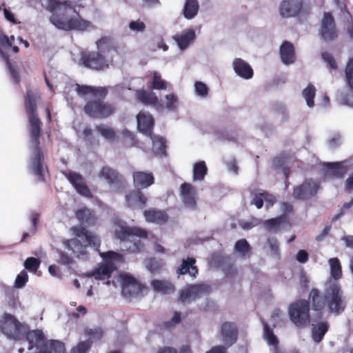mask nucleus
<instances>
[{
	"label": "nucleus",
	"instance_id": "obj_1",
	"mask_svg": "<svg viewBox=\"0 0 353 353\" xmlns=\"http://www.w3.org/2000/svg\"><path fill=\"white\" fill-rule=\"evenodd\" d=\"M40 94L31 88L26 90L23 97L24 110L27 117V129L30 142L32 154L30 157L29 169L37 176L38 181H44V172L47 166L44 162V154L41 148L40 137L42 134L43 123L38 113V102Z\"/></svg>",
	"mask_w": 353,
	"mask_h": 353
},
{
	"label": "nucleus",
	"instance_id": "obj_2",
	"mask_svg": "<svg viewBox=\"0 0 353 353\" xmlns=\"http://www.w3.org/2000/svg\"><path fill=\"white\" fill-rule=\"evenodd\" d=\"M75 90L80 97L91 95L93 98L88 99L83 110L85 115L93 119H105L112 117L116 112L114 103L105 101L108 94V89L104 86H92L76 84Z\"/></svg>",
	"mask_w": 353,
	"mask_h": 353
},
{
	"label": "nucleus",
	"instance_id": "obj_3",
	"mask_svg": "<svg viewBox=\"0 0 353 353\" xmlns=\"http://www.w3.org/2000/svg\"><path fill=\"white\" fill-rule=\"evenodd\" d=\"M47 9L53 12L50 21L60 30L85 32L96 28L91 21L83 19L76 10H74L76 15L68 16L72 6L67 1L48 0Z\"/></svg>",
	"mask_w": 353,
	"mask_h": 353
},
{
	"label": "nucleus",
	"instance_id": "obj_4",
	"mask_svg": "<svg viewBox=\"0 0 353 353\" xmlns=\"http://www.w3.org/2000/svg\"><path fill=\"white\" fill-rule=\"evenodd\" d=\"M117 239L123 244V250L128 253H139L145 249V241L148 239V232L141 228L130 227L123 223L114 230Z\"/></svg>",
	"mask_w": 353,
	"mask_h": 353
},
{
	"label": "nucleus",
	"instance_id": "obj_5",
	"mask_svg": "<svg viewBox=\"0 0 353 353\" xmlns=\"http://www.w3.org/2000/svg\"><path fill=\"white\" fill-rule=\"evenodd\" d=\"M74 234L79 238H84L85 245L82 244L79 239L75 238L67 240L64 244L66 248L72 250L76 257L87 256V247L92 246L97 250L100 248L101 239L98 235L88 231L84 227L77 226L72 228Z\"/></svg>",
	"mask_w": 353,
	"mask_h": 353
},
{
	"label": "nucleus",
	"instance_id": "obj_6",
	"mask_svg": "<svg viewBox=\"0 0 353 353\" xmlns=\"http://www.w3.org/2000/svg\"><path fill=\"white\" fill-rule=\"evenodd\" d=\"M99 255L103 259V262L91 273V276L97 280L110 279L113 272L117 270V265L125 261L122 254L113 250L99 252Z\"/></svg>",
	"mask_w": 353,
	"mask_h": 353
},
{
	"label": "nucleus",
	"instance_id": "obj_7",
	"mask_svg": "<svg viewBox=\"0 0 353 353\" xmlns=\"http://www.w3.org/2000/svg\"><path fill=\"white\" fill-rule=\"evenodd\" d=\"M310 304L305 299H298L290 303L288 309L290 320L298 328H304L310 323Z\"/></svg>",
	"mask_w": 353,
	"mask_h": 353
},
{
	"label": "nucleus",
	"instance_id": "obj_8",
	"mask_svg": "<svg viewBox=\"0 0 353 353\" xmlns=\"http://www.w3.org/2000/svg\"><path fill=\"white\" fill-rule=\"evenodd\" d=\"M121 293L125 299L142 297L148 292V288L145 284L138 282L132 275L123 274L120 276Z\"/></svg>",
	"mask_w": 353,
	"mask_h": 353
},
{
	"label": "nucleus",
	"instance_id": "obj_9",
	"mask_svg": "<svg viewBox=\"0 0 353 353\" xmlns=\"http://www.w3.org/2000/svg\"><path fill=\"white\" fill-rule=\"evenodd\" d=\"M327 305L330 313L339 315L344 312L346 302L339 283H332L327 288Z\"/></svg>",
	"mask_w": 353,
	"mask_h": 353
},
{
	"label": "nucleus",
	"instance_id": "obj_10",
	"mask_svg": "<svg viewBox=\"0 0 353 353\" xmlns=\"http://www.w3.org/2000/svg\"><path fill=\"white\" fill-rule=\"evenodd\" d=\"M339 34L332 14L330 12H324L319 28V37L324 43H330L336 41Z\"/></svg>",
	"mask_w": 353,
	"mask_h": 353
},
{
	"label": "nucleus",
	"instance_id": "obj_11",
	"mask_svg": "<svg viewBox=\"0 0 353 353\" xmlns=\"http://www.w3.org/2000/svg\"><path fill=\"white\" fill-rule=\"evenodd\" d=\"M85 340L79 341L69 353H88L95 341L102 339L103 331L99 327L85 328L83 331Z\"/></svg>",
	"mask_w": 353,
	"mask_h": 353
},
{
	"label": "nucleus",
	"instance_id": "obj_12",
	"mask_svg": "<svg viewBox=\"0 0 353 353\" xmlns=\"http://www.w3.org/2000/svg\"><path fill=\"white\" fill-rule=\"evenodd\" d=\"M210 288L206 284H188L179 292L180 303H190L199 299L203 295L209 294Z\"/></svg>",
	"mask_w": 353,
	"mask_h": 353
},
{
	"label": "nucleus",
	"instance_id": "obj_13",
	"mask_svg": "<svg viewBox=\"0 0 353 353\" xmlns=\"http://www.w3.org/2000/svg\"><path fill=\"white\" fill-rule=\"evenodd\" d=\"M310 10L303 0H283L280 3V15L285 18L296 17L302 12L309 14Z\"/></svg>",
	"mask_w": 353,
	"mask_h": 353
},
{
	"label": "nucleus",
	"instance_id": "obj_14",
	"mask_svg": "<svg viewBox=\"0 0 353 353\" xmlns=\"http://www.w3.org/2000/svg\"><path fill=\"white\" fill-rule=\"evenodd\" d=\"M22 328V324L13 315L4 313L0 320V329L9 339H17Z\"/></svg>",
	"mask_w": 353,
	"mask_h": 353
},
{
	"label": "nucleus",
	"instance_id": "obj_15",
	"mask_svg": "<svg viewBox=\"0 0 353 353\" xmlns=\"http://www.w3.org/2000/svg\"><path fill=\"white\" fill-rule=\"evenodd\" d=\"M319 184L312 179H307L294 188L292 196L295 199L306 201L316 195Z\"/></svg>",
	"mask_w": 353,
	"mask_h": 353
},
{
	"label": "nucleus",
	"instance_id": "obj_16",
	"mask_svg": "<svg viewBox=\"0 0 353 353\" xmlns=\"http://www.w3.org/2000/svg\"><path fill=\"white\" fill-rule=\"evenodd\" d=\"M81 61L84 66L97 70L108 68L110 65L108 60L104 56L94 51L82 53Z\"/></svg>",
	"mask_w": 353,
	"mask_h": 353
},
{
	"label": "nucleus",
	"instance_id": "obj_17",
	"mask_svg": "<svg viewBox=\"0 0 353 353\" xmlns=\"http://www.w3.org/2000/svg\"><path fill=\"white\" fill-rule=\"evenodd\" d=\"M63 174L69 181V182L71 183V184L74 186V188L79 194L88 198L92 197L91 190L88 189L83 176L78 174V172H63Z\"/></svg>",
	"mask_w": 353,
	"mask_h": 353
},
{
	"label": "nucleus",
	"instance_id": "obj_18",
	"mask_svg": "<svg viewBox=\"0 0 353 353\" xmlns=\"http://www.w3.org/2000/svg\"><path fill=\"white\" fill-rule=\"evenodd\" d=\"M180 194L185 208L189 209L196 208V190L192 184L188 183H182L180 186Z\"/></svg>",
	"mask_w": 353,
	"mask_h": 353
},
{
	"label": "nucleus",
	"instance_id": "obj_19",
	"mask_svg": "<svg viewBox=\"0 0 353 353\" xmlns=\"http://www.w3.org/2000/svg\"><path fill=\"white\" fill-rule=\"evenodd\" d=\"M148 199L141 190H131L125 195V203L131 209H144Z\"/></svg>",
	"mask_w": 353,
	"mask_h": 353
},
{
	"label": "nucleus",
	"instance_id": "obj_20",
	"mask_svg": "<svg viewBox=\"0 0 353 353\" xmlns=\"http://www.w3.org/2000/svg\"><path fill=\"white\" fill-rule=\"evenodd\" d=\"M176 273L178 276L188 274L192 279H196L199 274V268L196 265V259L191 256L183 259L180 265H178L176 270Z\"/></svg>",
	"mask_w": 353,
	"mask_h": 353
},
{
	"label": "nucleus",
	"instance_id": "obj_21",
	"mask_svg": "<svg viewBox=\"0 0 353 353\" xmlns=\"http://www.w3.org/2000/svg\"><path fill=\"white\" fill-rule=\"evenodd\" d=\"M137 128L145 136H152L154 119L150 113L140 112L137 116Z\"/></svg>",
	"mask_w": 353,
	"mask_h": 353
},
{
	"label": "nucleus",
	"instance_id": "obj_22",
	"mask_svg": "<svg viewBox=\"0 0 353 353\" xmlns=\"http://www.w3.org/2000/svg\"><path fill=\"white\" fill-rule=\"evenodd\" d=\"M221 340L227 347L232 346L237 340L238 330L234 323L225 322L221 327Z\"/></svg>",
	"mask_w": 353,
	"mask_h": 353
},
{
	"label": "nucleus",
	"instance_id": "obj_23",
	"mask_svg": "<svg viewBox=\"0 0 353 353\" xmlns=\"http://www.w3.org/2000/svg\"><path fill=\"white\" fill-rule=\"evenodd\" d=\"M143 214L146 222L159 225L167 223L169 220L168 212L163 210H157V208L144 210Z\"/></svg>",
	"mask_w": 353,
	"mask_h": 353
},
{
	"label": "nucleus",
	"instance_id": "obj_24",
	"mask_svg": "<svg viewBox=\"0 0 353 353\" xmlns=\"http://www.w3.org/2000/svg\"><path fill=\"white\" fill-rule=\"evenodd\" d=\"M133 183L139 190L146 189L154 183V174L150 172L136 171L132 174Z\"/></svg>",
	"mask_w": 353,
	"mask_h": 353
},
{
	"label": "nucleus",
	"instance_id": "obj_25",
	"mask_svg": "<svg viewBox=\"0 0 353 353\" xmlns=\"http://www.w3.org/2000/svg\"><path fill=\"white\" fill-rule=\"evenodd\" d=\"M76 217L82 227H94L96 225L98 218L94 210L91 208H82L76 211Z\"/></svg>",
	"mask_w": 353,
	"mask_h": 353
},
{
	"label": "nucleus",
	"instance_id": "obj_26",
	"mask_svg": "<svg viewBox=\"0 0 353 353\" xmlns=\"http://www.w3.org/2000/svg\"><path fill=\"white\" fill-rule=\"evenodd\" d=\"M232 65L235 73L239 77L246 80L253 77V70L246 61L236 58L233 61Z\"/></svg>",
	"mask_w": 353,
	"mask_h": 353
},
{
	"label": "nucleus",
	"instance_id": "obj_27",
	"mask_svg": "<svg viewBox=\"0 0 353 353\" xmlns=\"http://www.w3.org/2000/svg\"><path fill=\"white\" fill-rule=\"evenodd\" d=\"M345 163V161L332 163L328 162L325 163L324 165L328 175L333 178L343 179L348 170V166Z\"/></svg>",
	"mask_w": 353,
	"mask_h": 353
},
{
	"label": "nucleus",
	"instance_id": "obj_28",
	"mask_svg": "<svg viewBox=\"0 0 353 353\" xmlns=\"http://www.w3.org/2000/svg\"><path fill=\"white\" fill-rule=\"evenodd\" d=\"M345 77L347 85L352 92V101L349 99L348 94L342 95L341 100L343 103L353 106V57L350 58L346 63L345 68Z\"/></svg>",
	"mask_w": 353,
	"mask_h": 353
},
{
	"label": "nucleus",
	"instance_id": "obj_29",
	"mask_svg": "<svg viewBox=\"0 0 353 353\" xmlns=\"http://www.w3.org/2000/svg\"><path fill=\"white\" fill-rule=\"evenodd\" d=\"M310 303H311L312 309L314 311H321L327 304V290H325V295L323 296L319 290L312 288L309 294Z\"/></svg>",
	"mask_w": 353,
	"mask_h": 353
},
{
	"label": "nucleus",
	"instance_id": "obj_30",
	"mask_svg": "<svg viewBox=\"0 0 353 353\" xmlns=\"http://www.w3.org/2000/svg\"><path fill=\"white\" fill-rule=\"evenodd\" d=\"M26 340L29 343L28 350H32L34 347H45L47 343L43 332L39 330L29 331L26 334Z\"/></svg>",
	"mask_w": 353,
	"mask_h": 353
},
{
	"label": "nucleus",
	"instance_id": "obj_31",
	"mask_svg": "<svg viewBox=\"0 0 353 353\" xmlns=\"http://www.w3.org/2000/svg\"><path fill=\"white\" fill-rule=\"evenodd\" d=\"M280 59L286 65L294 63L296 56L292 43L285 41L280 46Z\"/></svg>",
	"mask_w": 353,
	"mask_h": 353
},
{
	"label": "nucleus",
	"instance_id": "obj_32",
	"mask_svg": "<svg viewBox=\"0 0 353 353\" xmlns=\"http://www.w3.org/2000/svg\"><path fill=\"white\" fill-rule=\"evenodd\" d=\"M100 179H103L110 185H117L121 182V175L109 166H103L98 173Z\"/></svg>",
	"mask_w": 353,
	"mask_h": 353
},
{
	"label": "nucleus",
	"instance_id": "obj_33",
	"mask_svg": "<svg viewBox=\"0 0 353 353\" xmlns=\"http://www.w3.org/2000/svg\"><path fill=\"white\" fill-rule=\"evenodd\" d=\"M150 285L155 292L161 294H171L176 290L174 284L168 280L154 279L151 281Z\"/></svg>",
	"mask_w": 353,
	"mask_h": 353
},
{
	"label": "nucleus",
	"instance_id": "obj_34",
	"mask_svg": "<svg viewBox=\"0 0 353 353\" xmlns=\"http://www.w3.org/2000/svg\"><path fill=\"white\" fill-rule=\"evenodd\" d=\"M288 224H290L289 218L285 214H281L276 217L268 219L263 223L265 230L274 232L280 230L281 227Z\"/></svg>",
	"mask_w": 353,
	"mask_h": 353
},
{
	"label": "nucleus",
	"instance_id": "obj_35",
	"mask_svg": "<svg viewBox=\"0 0 353 353\" xmlns=\"http://www.w3.org/2000/svg\"><path fill=\"white\" fill-rule=\"evenodd\" d=\"M115 42L110 36L101 37L96 43L98 52L105 57L111 53V50H115L114 45Z\"/></svg>",
	"mask_w": 353,
	"mask_h": 353
},
{
	"label": "nucleus",
	"instance_id": "obj_36",
	"mask_svg": "<svg viewBox=\"0 0 353 353\" xmlns=\"http://www.w3.org/2000/svg\"><path fill=\"white\" fill-rule=\"evenodd\" d=\"M330 325L328 321H321L312 325V339L315 343L321 342L325 334L328 332Z\"/></svg>",
	"mask_w": 353,
	"mask_h": 353
},
{
	"label": "nucleus",
	"instance_id": "obj_37",
	"mask_svg": "<svg viewBox=\"0 0 353 353\" xmlns=\"http://www.w3.org/2000/svg\"><path fill=\"white\" fill-rule=\"evenodd\" d=\"M194 39L195 33L193 30H188L181 34H176L174 37V39L181 50L187 48Z\"/></svg>",
	"mask_w": 353,
	"mask_h": 353
},
{
	"label": "nucleus",
	"instance_id": "obj_38",
	"mask_svg": "<svg viewBox=\"0 0 353 353\" xmlns=\"http://www.w3.org/2000/svg\"><path fill=\"white\" fill-rule=\"evenodd\" d=\"M137 97L144 105H156L159 103L157 97L152 92L139 90L137 92Z\"/></svg>",
	"mask_w": 353,
	"mask_h": 353
},
{
	"label": "nucleus",
	"instance_id": "obj_39",
	"mask_svg": "<svg viewBox=\"0 0 353 353\" xmlns=\"http://www.w3.org/2000/svg\"><path fill=\"white\" fill-rule=\"evenodd\" d=\"M199 3L197 0H186L183 10V14L187 19H193L199 10Z\"/></svg>",
	"mask_w": 353,
	"mask_h": 353
},
{
	"label": "nucleus",
	"instance_id": "obj_40",
	"mask_svg": "<svg viewBox=\"0 0 353 353\" xmlns=\"http://www.w3.org/2000/svg\"><path fill=\"white\" fill-rule=\"evenodd\" d=\"M153 142V148L158 155H166V140L159 135L149 137Z\"/></svg>",
	"mask_w": 353,
	"mask_h": 353
},
{
	"label": "nucleus",
	"instance_id": "obj_41",
	"mask_svg": "<svg viewBox=\"0 0 353 353\" xmlns=\"http://www.w3.org/2000/svg\"><path fill=\"white\" fill-rule=\"evenodd\" d=\"M328 263L330 265L331 277L334 280L338 281L343 275L340 261L337 258H332L329 259Z\"/></svg>",
	"mask_w": 353,
	"mask_h": 353
},
{
	"label": "nucleus",
	"instance_id": "obj_42",
	"mask_svg": "<svg viewBox=\"0 0 353 353\" xmlns=\"http://www.w3.org/2000/svg\"><path fill=\"white\" fill-rule=\"evenodd\" d=\"M208 173V168L203 161L196 162L193 168V179L195 181H201Z\"/></svg>",
	"mask_w": 353,
	"mask_h": 353
},
{
	"label": "nucleus",
	"instance_id": "obj_43",
	"mask_svg": "<svg viewBox=\"0 0 353 353\" xmlns=\"http://www.w3.org/2000/svg\"><path fill=\"white\" fill-rule=\"evenodd\" d=\"M316 89L313 84L309 83L307 86L303 90L302 94L307 105L310 108H312L314 105V99L315 97Z\"/></svg>",
	"mask_w": 353,
	"mask_h": 353
},
{
	"label": "nucleus",
	"instance_id": "obj_44",
	"mask_svg": "<svg viewBox=\"0 0 353 353\" xmlns=\"http://www.w3.org/2000/svg\"><path fill=\"white\" fill-rule=\"evenodd\" d=\"M45 348H48L51 353H65L64 343L57 340L49 341L45 344Z\"/></svg>",
	"mask_w": 353,
	"mask_h": 353
},
{
	"label": "nucleus",
	"instance_id": "obj_45",
	"mask_svg": "<svg viewBox=\"0 0 353 353\" xmlns=\"http://www.w3.org/2000/svg\"><path fill=\"white\" fill-rule=\"evenodd\" d=\"M97 131L108 140H113L116 137V132L113 128L104 124L96 126Z\"/></svg>",
	"mask_w": 353,
	"mask_h": 353
},
{
	"label": "nucleus",
	"instance_id": "obj_46",
	"mask_svg": "<svg viewBox=\"0 0 353 353\" xmlns=\"http://www.w3.org/2000/svg\"><path fill=\"white\" fill-rule=\"evenodd\" d=\"M234 250L239 252L241 256L245 257L250 254L251 247L246 239H240L237 241L234 245Z\"/></svg>",
	"mask_w": 353,
	"mask_h": 353
},
{
	"label": "nucleus",
	"instance_id": "obj_47",
	"mask_svg": "<svg viewBox=\"0 0 353 353\" xmlns=\"http://www.w3.org/2000/svg\"><path fill=\"white\" fill-rule=\"evenodd\" d=\"M114 47L115 50H111V53L108 57H105L108 63H112L115 58L122 59L125 54V49L124 46H121L114 43Z\"/></svg>",
	"mask_w": 353,
	"mask_h": 353
},
{
	"label": "nucleus",
	"instance_id": "obj_48",
	"mask_svg": "<svg viewBox=\"0 0 353 353\" xmlns=\"http://www.w3.org/2000/svg\"><path fill=\"white\" fill-rule=\"evenodd\" d=\"M41 265L39 259L35 257H28L24 261L23 265L26 270L30 272L36 273Z\"/></svg>",
	"mask_w": 353,
	"mask_h": 353
},
{
	"label": "nucleus",
	"instance_id": "obj_49",
	"mask_svg": "<svg viewBox=\"0 0 353 353\" xmlns=\"http://www.w3.org/2000/svg\"><path fill=\"white\" fill-rule=\"evenodd\" d=\"M264 325V336L268 343L271 345H276L278 344V339L274 334L273 330L270 328V325L266 323H263Z\"/></svg>",
	"mask_w": 353,
	"mask_h": 353
},
{
	"label": "nucleus",
	"instance_id": "obj_50",
	"mask_svg": "<svg viewBox=\"0 0 353 353\" xmlns=\"http://www.w3.org/2000/svg\"><path fill=\"white\" fill-rule=\"evenodd\" d=\"M151 88L152 90H166V81L161 79L160 74L157 72H154L153 74Z\"/></svg>",
	"mask_w": 353,
	"mask_h": 353
},
{
	"label": "nucleus",
	"instance_id": "obj_51",
	"mask_svg": "<svg viewBox=\"0 0 353 353\" xmlns=\"http://www.w3.org/2000/svg\"><path fill=\"white\" fill-rule=\"evenodd\" d=\"M321 58L325 63H327V67L330 70H335L339 68L335 59L332 54L328 52H323L321 53Z\"/></svg>",
	"mask_w": 353,
	"mask_h": 353
},
{
	"label": "nucleus",
	"instance_id": "obj_52",
	"mask_svg": "<svg viewBox=\"0 0 353 353\" xmlns=\"http://www.w3.org/2000/svg\"><path fill=\"white\" fill-rule=\"evenodd\" d=\"M252 194L251 205H254L258 209H262L264 205V190L260 192H252Z\"/></svg>",
	"mask_w": 353,
	"mask_h": 353
},
{
	"label": "nucleus",
	"instance_id": "obj_53",
	"mask_svg": "<svg viewBox=\"0 0 353 353\" xmlns=\"http://www.w3.org/2000/svg\"><path fill=\"white\" fill-rule=\"evenodd\" d=\"M178 103V98L176 95L168 94L165 96V108L170 111H174Z\"/></svg>",
	"mask_w": 353,
	"mask_h": 353
},
{
	"label": "nucleus",
	"instance_id": "obj_54",
	"mask_svg": "<svg viewBox=\"0 0 353 353\" xmlns=\"http://www.w3.org/2000/svg\"><path fill=\"white\" fill-rule=\"evenodd\" d=\"M195 87V92L197 95L201 97H205L208 94V87L202 81H196L194 84Z\"/></svg>",
	"mask_w": 353,
	"mask_h": 353
},
{
	"label": "nucleus",
	"instance_id": "obj_55",
	"mask_svg": "<svg viewBox=\"0 0 353 353\" xmlns=\"http://www.w3.org/2000/svg\"><path fill=\"white\" fill-rule=\"evenodd\" d=\"M28 276L25 270H22L17 276L14 285L16 288H21L28 282Z\"/></svg>",
	"mask_w": 353,
	"mask_h": 353
},
{
	"label": "nucleus",
	"instance_id": "obj_56",
	"mask_svg": "<svg viewBox=\"0 0 353 353\" xmlns=\"http://www.w3.org/2000/svg\"><path fill=\"white\" fill-rule=\"evenodd\" d=\"M11 46L12 43L9 38L0 30V54L3 57V49H8L10 48Z\"/></svg>",
	"mask_w": 353,
	"mask_h": 353
},
{
	"label": "nucleus",
	"instance_id": "obj_57",
	"mask_svg": "<svg viewBox=\"0 0 353 353\" xmlns=\"http://www.w3.org/2000/svg\"><path fill=\"white\" fill-rule=\"evenodd\" d=\"M268 243L270 248L272 254L278 256L279 255V248L277 240L274 237L268 238Z\"/></svg>",
	"mask_w": 353,
	"mask_h": 353
},
{
	"label": "nucleus",
	"instance_id": "obj_58",
	"mask_svg": "<svg viewBox=\"0 0 353 353\" xmlns=\"http://www.w3.org/2000/svg\"><path fill=\"white\" fill-rule=\"evenodd\" d=\"M40 214L38 212H33L30 215V222H32V228L30 229V234H34L37 230Z\"/></svg>",
	"mask_w": 353,
	"mask_h": 353
},
{
	"label": "nucleus",
	"instance_id": "obj_59",
	"mask_svg": "<svg viewBox=\"0 0 353 353\" xmlns=\"http://www.w3.org/2000/svg\"><path fill=\"white\" fill-rule=\"evenodd\" d=\"M5 19L10 23L18 25L20 22L15 18L14 14L7 8L3 9Z\"/></svg>",
	"mask_w": 353,
	"mask_h": 353
},
{
	"label": "nucleus",
	"instance_id": "obj_60",
	"mask_svg": "<svg viewBox=\"0 0 353 353\" xmlns=\"http://www.w3.org/2000/svg\"><path fill=\"white\" fill-rule=\"evenodd\" d=\"M129 26L132 30L136 32H143L145 28V24L139 20L132 21Z\"/></svg>",
	"mask_w": 353,
	"mask_h": 353
},
{
	"label": "nucleus",
	"instance_id": "obj_61",
	"mask_svg": "<svg viewBox=\"0 0 353 353\" xmlns=\"http://www.w3.org/2000/svg\"><path fill=\"white\" fill-rule=\"evenodd\" d=\"M265 201L266 203V207L268 209L272 207L276 203V198L273 194L264 190V202Z\"/></svg>",
	"mask_w": 353,
	"mask_h": 353
},
{
	"label": "nucleus",
	"instance_id": "obj_62",
	"mask_svg": "<svg viewBox=\"0 0 353 353\" xmlns=\"http://www.w3.org/2000/svg\"><path fill=\"white\" fill-rule=\"evenodd\" d=\"M258 224L259 221L256 219H253L251 221H241L239 223L240 227L243 230H251Z\"/></svg>",
	"mask_w": 353,
	"mask_h": 353
},
{
	"label": "nucleus",
	"instance_id": "obj_63",
	"mask_svg": "<svg viewBox=\"0 0 353 353\" xmlns=\"http://www.w3.org/2000/svg\"><path fill=\"white\" fill-rule=\"evenodd\" d=\"M341 137L339 134L334 135L328 140V145L330 148L339 147L341 145Z\"/></svg>",
	"mask_w": 353,
	"mask_h": 353
},
{
	"label": "nucleus",
	"instance_id": "obj_64",
	"mask_svg": "<svg viewBox=\"0 0 353 353\" xmlns=\"http://www.w3.org/2000/svg\"><path fill=\"white\" fill-rule=\"evenodd\" d=\"M281 210L283 212L282 214H285L288 216V214L293 213L294 208L291 203L288 202H283L281 204Z\"/></svg>",
	"mask_w": 353,
	"mask_h": 353
}]
</instances>
